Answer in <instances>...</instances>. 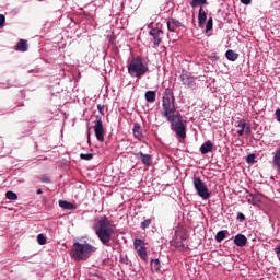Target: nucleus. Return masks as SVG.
<instances>
[{
    "mask_svg": "<svg viewBox=\"0 0 280 280\" xmlns=\"http://www.w3.org/2000/svg\"><path fill=\"white\" fill-rule=\"evenodd\" d=\"M200 152L201 154H209V152H213V142H211V140L206 141L200 147Z\"/></svg>",
    "mask_w": 280,
    "mask_h": 280,
    "instance_id": "16",
    "label": "nucleus"
},
{
    "mask_svg": "<svg viewBox=\"0 0 280 280\" xmlns=\"http://www.w3.org/2000/svg\"><path fill=\"white\" fill-rule=\"evenodd\" d=\"M247 198H259V195H255V196L248 195Z\"/></svg>",
    "mask_w": 280,
    "mask_h": 280,
    "instance_id": "37",
    "label": "nucleus"
},
{
    "mask_svg": "<svg viewBox=\"0 0 280 280\" xmlns=\"http://www.w3.org/2000/svg\"><path fill=\"white\" fill-rule=\"evenodd\" d=\"M148 62L140 56L133 57L128 65V73L131 78H143L144 73H148Z\"/></svg>",
    "mask_w": 280,
    "mask_h": 280,
    "instance_id": "4",
    "label": "nucleus"
},
{
    "mask_svg": "<svg viewBox=\"0 0 280 280\" xmlns=\"http://www.w3.org/2000/svg\"><path fill=\"white\" fill-rule=\"evenodd\" d=\"M226 235H229V230L219 231L215 235L217 242H224V240H226Z\"/></svg>",
    "mask_w": 280,
    "mask_h": 280,
    "instance_id": "21",
    "label": "nucleus"
},
{
    "mask_svg": "<svg viewBox=\"0 0 280 280\" xmlns=\"http://www.w3.org/2000/svg\"><path fill=\"white\" fill-rule=\"evenodd\" d=\"M59 207H61V209H67L69 211L71 210V202L59 200Z\"/></svg>",
    "mask_w": 280,
    "mask_h": 280,
    "instance_id": "29",
    "label": "nucleus"
},
{
    "mask_svg": "<svg viewBox=\"0 0 280 280\" xmlns=\"http://www.w3.org/2000/svg\"><path fill=\"white\" fill-rule=\"evenodd\" d=\"M225 57L228 58V60H230L231 62H235V60H237L240 58V54L233 51V50H228L225 52Z\"/></svg>",
    "mask_w": 280,
    "mask_h": 280,
    "instance_id": "19",
    "label": "nucleus"
},
{
    "mask_svg": "<svg viewBox=\"0 0 280 280\" xmlns=\"http://www.w3.org/2000/svg\"><path fill=\"white\" fill-rule=\"evenodd\" d=\"M178 27H183V23H180L178 20L171 18L167 21V30L168 32H176V30H178Z\"/></svg>",
    "mask_w": 280,
    "mask_h": 280,
    "instance_id": "12",
    "label": "nucleus"
},
{
    "mask_svg": "<svg viewBox=\"0 0 280 280\" xmlns=\"http://www.w3.org/2000/svg\"><path fill=\"white\" fill-rule=\"evenodd\" d=\"M97 250V247L84 242H74L72 247V259L74 261H86Z\"/></svg>",
    "mask_w": 280,
    "mask_h": 280,
    "instance_id": "3",
    "label": "nucleus"
},
{
    "mask_svg": "<svg viewBox=\"0 0 280 280\" xmlns=\"http://www.w3.org/2000/svg\"><path fill=\"white\" fill-rule=\"evenodd\" d=\"M272 167L280 174V148L273 153Z\"/></svg>",
    "mask_w": 280,
    "mask_h": 280,
    "instance_id": "14",
    "label": "nucleus"
},
{
    "mask_svg": "<svg viewBox=\"0 0 280 280\" xmlns=\"http://www.w3.org/2000/svg\"><path fill=\"white\" fill-rule=\"evenodd\" d=\"M161 115L171 124V130L179 139L187 137V120L183 119V115L176 109V97H174V90L171 88L165 89L162 95Z\"/></svg>",
    "mask_w": 280,
    "mask_h": 280,
    "instance_id": "1",
    "label": "nucleus"
},
{
    "mask_svg": "<svg viewBox=\"0 0 280 280\" xmlns=\"http://www.w3.org/2000/svg\"><path fill=\"white\" fill-rule=\"evenodd\" d=\"M253 0H241V3H244V5H250V2Z\"/></svg>",
    "mask_w": 280,
    "mask_h": 280,
    "instance_id": "34",
    "label": "nucleus"
},
{
    "mask_svg": "<svg viewBox=\"0 0 280 280\" xmlns=\"http://www.w3.org/2000/svg\"><path fill=\"white\" fill-rule=\"evenodd\" d=\"M16 51H27V40L20 39L18 45L15 46Z\"/></svg>",
    "mask_w": 280,
    "mask_h": 280,
    "instance_id": "20",
    "label": "nucleus"
},
{
    "mask_svg": "<svg viewBox=\"0 0 280 280\" xmlns=\"http://www.w3.org/2000/svg\"><path fill=\"white\" fill-rule=\"evenodd\" d=\"M151 266L152 268H154V270H156V272H159L161 270V260L160 259H152L151 260Z\"/></svg>",
    "mask_w": 280,
    "mask_h": 280,
    "instance_id": "23",
    "label": "nucleus"
},
{
    "mask_svg": "<svg viewBox=\"0 0 280 280\" xmlns=\"http://www.w3.org/2000/svg\"><path fill=\"white\" fill-rule=\"evenodd\" d=\"M137 252L141 250V246H139L138 248H135Z\"/></svg>",
    "mask_w": 280,
    "mask_h": 280,
    "instance_id": "39",
    "label": "nucleus"
},
{
    "mask_svg": "<svg viewBox=\"0 0 280 280\" xmlns=\"http://www.w3.org/2000/svg\"><path fill=\"white\" fill-rule=\"evenodd\" d=\"M150 36L153 38V47L154 49H156V47H159V45H161L162 40H163V30L161 28H151V31L149 32Z\"/></svg>",
    "mask_w": 280,
    "mask_h": 280,
    "instance_id": "9",
    "label": "nucleus"
},
{
    "mask_svg": "<svg viewBox=\"0 0 280 280\" xmlns=\"http://www.w3.org/2000/svg\"><path fill=\"white\" fill-rule=\"evenodd\" d=\"M117 226L107 217H102L94 226L95 234L104 246H110Z\"/></svg>",
    "mask_w": 280,
    "mask_h": 280,
    "instance_id": "2",
    "label": "nucleus"
},
{
    "mask_svg": "<svg viewBox=\"0 0 280 280\" xmlns=\"http://www.w3.org/2000/svg\"><path fill=\"white\" fill-rule=\"evenodd\" d=\"M194 187L198 196H200L202 200H209L211 198V192H209V188H207V185L205 184V182H202L200 177L194 178Z\"/></svg>",
    "mask_w": 280,
    "mask_h": 280,
    "instance_id": "6",
    "label": "nucleus"
},
{
    "mask_svg": "<svg viewBox=\"0 0 280 280\" xmlns=\"http://www.w3.org/2000/svg\"><path fill=\"white\" fill-rule=\"evenodd\" d=\"M135 156L136 159H138V161H141L143 165H147L148 167L152 165V155L144 154L143 152H138L135 154Z\"/></svg>",
    "mask_w": 280,
    "mask_h": 280,
    "instance_id": "10",
    "label": "nucleus"
},
{
    "mask_svg": "<svg viewBox=\"0 0 280 280\" xmlns=\"http://www.w3.org/2000/svg\"><path fill=\"white\" fill-rule=\"evenodd\" d=\"M5 198L8 200H19V195H16V192H14V191L9 190L5 194Z\"/></svg>",
    "mask_w": 280,
    "mask_h": 280,
    "instance_id": "24",
    "label": "nucleus"
},
{
    "mask_svg": "<svg viewBox=\"0 0 280 280\" xmlns=\"http://www.w3.org/2000/svg\"><path fill=\"white\" fill-rule=\"evenodd\" d=\"M236 219L240 220L241 222H245L246 215H244V213L242 212H238Z\"/></svg>",
    "mask_w": 280,
    "mask_h": 280,
    "instance_id": "32",
    "label": "nucleus"
},
{
    "mask_svg": "<svg viewBox=\"0 0 280 280\" xmlns=\"http://www.w3.org/2000/svg\"><path fill=\"white\" fill-rule=\"evenodd\" d=\"M235 128H241L237 131L238 137H244V132L245 135H250V132H253V130L250 129V124L246 122V119H240L235 122Z\"/></svg>",
    "mask_w": 280,
    "mask_h": 280,
    "instance_id": "8",
    "label": "nucleus"
},
{
    "mask_svg": "<svg viewBox=\"0 0 280 280\" xmlns=\"http://www.w3.org/2000/svg\"><path fill=\"white\" fill-rule=\"evenodd\" d=\"M234 244H236L240 248L246 246L248 244V238L244 234H237L234 237Z\"/></svg>",
    "mask_w": 280,
    "mask_h": 280,
    "instance_id": "15",
    "label": "nucleus"
},
{
    "mask_svg": "<svg viewBox=\"0 0 280 280\" xmlns=\"http://www.w3.org/2000/svg\"><path fill=\"white\" fill-rule=\"evenodd\" d=\"M133 246L135 248H139V246H141V249H138L137 254L140 256L142 261H148V248H145V242L141 238H136Z\"/></svg>",
    "mask_w": 280,
    "mask_h": 280,
    "instance_id": "7",
    "label": "nucleus"
},
{
    "mask_svg": "<svg viewBox=\"0 0 280 280\" xmlns=\"http://www.w3.org/2000/svg\"><path fill=\"white\" fill-rule=\"evenodd\" d=\"M37 194H38V195L43 194V189L38 188V189H37Z\"/></svg>",
    "mask_w": 280,
    "mask_h": 280,
    "instance_id": "38",
    "label": "nucleus"
},
{
    "mask_svg": "<svg viewBox=\"0 0 280 280\" xmlns=\"http://www.w3.org/2000/svg\"><path fill=\"white\" fill-rule=\"evenodd\" d=\"M207 0H191L190 5L191 8H202V5H207Z\"/></svg>",
    "mask_w": 280,
    "mask_h": 280,
    "instance_id": "22",
    "label": "nucleus"
},
{
    "mask_svg": "<svg viewBox=\"0 0 280 280\" xmlns=\"http://www.w3.org/2000/svg\"><path fill=\"white\" fill-rule=\"evenodd\" d=\"M39 180H42V183H51V179L47 175H42Z\"/></svg>",
    "mask_w": 280,
    "mask_h": 280,
    "instance_id": "31",
    "label": "nucleus"
},
{
    "mask_svg": "<svg viewBox=\"0 0 280 280\" xmlns=\"http://www.w3.org/2000/svg\"><path fill=\"white\" fill-rule=\"evenodd\" d=\"M144 97L149 104H154L156 102V92L155 91H147Z\"/></svg>",
    "mask_w": 280,
    "mask_h": 280,
    "instance_id": "18",
    "label": "nucleus"
},
{
    "mask_svg": "<svg viewBox=\"0 0 280 280\" xmlns=\"http://www.w3.org/2000/svg\"><path fill=\"white\" fill-rule=\"evenodd\" d=\"M74 209H78V206L75 203H71V211H73Z\"/></svg>",
    "mask_w": 280,
    "mask_h": 280,
    "instance_id": "36",
    "label": "nucleus"
},
{
    "mask_svg": "<svg viewBox=\"0 0 280 280\" xmlns=\"http://www.w3.org/2000/svg\"><path fill=\"white\" fill-rule=\"evenodd\" d=\"M93 156H95V154H93V153H81L80 154V159L82 161H93Z\"/></svg>",
    "mask_w": 280,
    "mask_h": 280,
    "instance_id": "25",
    "label": "nucleus"
},
{
    "mask_svg": "<svg viewBox=\"0 0 280 280\" xmlns=\"http://www.w3.org/2000/svg\"><path fill=\"white\" fill-rule=\"evenodd\" d=\"M276 119L277 121H280V109L276 110Z\"/></svg>",
    "mask_w": 280,
    "mask_h": 280,
    "instance_id": "35",
    "label": "nucleus"
},
{
    "mask_svg": "<svg viewBox=\"0 0 280 280\" xmlns=\"http://www.w3.org/2000/svg\"><path fill=\"white\" fill-rule=\"evenodd\" d=\"M38 1H43V0H38Z\"/></svg>",
    "mask_w": 280,
    "mask_h": 280,
    "instance_id": "41",
    "label": "nucleus"
},
{
    "mask_svg": "<svg viewBox=\"0 0 280 280\" xmlns=\"http://www.w3.org/2000/svg\"><path fill=\"white\" fill-rule=\"evenodd\" d=\"M105 106L102 104L97 105V110L101 115L95 116L94 121V135L101 143H104V135H106V129L104 128V122L102 121V116L104 115Z\"/></svg>",
    "mask_w": 280,
    "mask_h": 280,
    "instance_id": "5",
    "label": "nucleus"
},
{
    "mask_svg": "<svg viewBox=\"0 0 280 280\" xmlns=\"http://www.w3.org/2000/svg\"><path fill=\"white\" fill-rule=\"evenodd\" d=\"M37 243L39 244V246H45V244H47V237H45L44 234H38Z\"/></svg>",
    "mask_w": 280,
    "mask_h": 280,
    "instance_id": "27",
    "label": "nucleus"
},
{
    "mask_svg": "<svg viewBox=\"0 0 280 280\" xmlns=\"http://www.w3.org/2000/svg\"><path fill=\"white\" fill-rule=\"evenodd\" d=\"M199 27H205V23H207V12L202 7L199 9L198 13Z\"/></svg>",
    "mask_w": 280,
    "mask_h": 280,
    "instance_id": "17",
    "label": "nucleus"
},
{
    "mask_svg": "<svg viewBox=\"0 0 280 280\" xmlns=\"http://www.w3.org/2000/svg\"><path fill=\"white\" fill-rule=\"evenodd\" d=\"M180 81L185 86H196V78L188 73H182Z\"/></svg>",
    "mask_w": 280,
    "mask_h": 280,
    "instance_id": "11",
    "label": "nucleus"
},
{
    "mask_svg": "<svg viewBox=\"0 0 280 280\" xmlns=\"http://www.w3.org/2000/svg\"><path fill=\"white\" fill-rule=\"evenodd\" d=\"M183 248H185V244L182 243Z\"/></svg>",
    "mask_w": 280,
    "mask_h": 280,
    "instance_id": "40",
    "label": "nucleus"
},
{
    "mask_svg": "<svg viewBox=\"0 0 280 280\" xmlns=\"http://www.w3.org/2000/svg\"><path fill=\"white\" fill-rule=\"evenodd\" d=\"M132 132L136 139L143 141V129H141V125L139 122L133 124Z\"/></svg>",
    "mask_w": 280,
    "mask_h": 280,
    "instance_id": "13",
    "label": "nucleus"
},
{
    "mask_svg": "<svg viewBox=\"0 0 280 280\" xmlns=\"http://www.w3.org/2000/svg\"><path fill=\"white\" fill-rule=\"evenodd\" d=\"M150 224H152V219H147L140 223V228L145 231V229L150 228Z\"/></svg>",
    "mask_w": 280,
    "mask_h": 280,
    "instance_id": "28",
    "label": "nucleus"
},
{
    "mask_svg": "<svg viewBox=\"0 0 280 280\" xmlns=\"http://www.w3.org/2000/svg\"><path fill=\"white\" fill-rule=\"evenodd\" d=\"M213 30V18H209L206 25V34H209Z\"/></svg>",
    "mask_w": 280,
    "mask_h": 280,
    "instance_id": "26",
    "label": "nucleus"
},
{
    "mask_svg": "<svg viewBox=\"0 0 280 280\" xmlns=\"http://www.w3.org/2000/svg\"><path fill=\"white\" fill-rule=\"evenodd\" d=\"M5 25V15L0 14V27H4Z\"/></svg>",
    "mask_w": 280,
    "mask_h": 280,
    "instance_id": "33",
    "label": "nucleus"
},
{
    "mask_svg": "<svg viewBox=\"0 0 280 280\" xmlns=\"http://www.w3.org/2000/svg\"><path fill=\"white\" fill-rule=\"evenodd\" d=\"M255 159H256L255 153H252V154L247 155L246 162L249 163V165H253V164H255Z\"/></svg>",
    "mask_w": 280,
    "mask_h": 280,
    "instance_id": "30",
    "label": "nucleus"
}]
</instances>
